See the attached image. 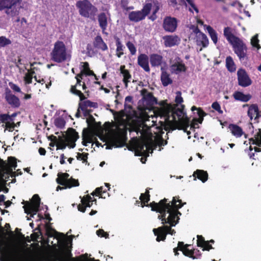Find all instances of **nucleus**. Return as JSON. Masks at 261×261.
<instances>
[{
    "label": "nucleus",
    "mask_w": 261,
    "mask_h": 261,
    "mask_svg": "<svg viewBox=\"0 0 261 261\" xmlns=\"http://www.w3.org/2000/svg\"><path fill=\"white\" fill-rule=\"evenodd\" d=\"M160 107H157L153 111L154 116L151 115L147 117H145L143 121L141 124L137 128V133L140 134L141 136H145L150 133V128L154 126L155 124L156 121L154 120V118H156L158 117H160L161 118L164 119V117L161 116H157L155 114L156 110L159 109Z\"/></svg>",
    "instance_id": "nucleus-4"
},
{
    "label": "nucleus",
    "mask_w": 261,
    "mask_h": 261,
    "mask_svg": "<svg viewBox=\"0 0 261 261\" xmlns=\"http://www.w3.org/2000/svg\"><path fill=\"white\" fill-rule=\"evenodd\" d=\"M83 74L81 73L79 74L76 75V84L74 86H72L70 89V91L73 94L78 95L80 97V100H83L85 99V96L82 93L80 90V88L82 86L83 90H85L86 88V84L85 82H83V84L81 85V79H83Z\"/></svg>",
    "instance_id": "nucleus-16"
},
{
    "label": "nucleus",
    "mask_w": 261,
    "mask_h": 261,
    "mask_svg": "<svg viewBox=\"0 0 261 261\" xmlns=\"http://www.w3.org/2000/svg\"><path fill=\"white\" fill-rule=\"evenodd\" d=\"M206 29L215 44H216L218 42V34L216 31L210 25L206 27Z\"/></svg>",
    "instance_id": "nucleus-39"
},
{
    "label": "nucleus",
    "mask_w": 261,
    "mask_h": 261,
    "mask_svg": "<svg viewBox=\"0 0 261 261\" xmlns=\"http://www.w3.org/2000/svg\"><path fill=\"white\" fill-rule=\"evenodd\" d=\"M97 19L102 33L107 34V33H106V30H107L109 22L111 20L110 13L108 12H101L98 15Z\"/></svg>",
    "instance_id": "nucleus-20"
},
{
    "label": "nucleus",
    "mask_w": 261,
    "mask_h": 261,
    "mask_svg": "<svg viewBox=\"0 0 261 261\" xmlns=\"http://www.w3.org/2000/svg\"><path fill=\"white\" fill-rule=\"evenodd\" d=\"M86 117H87V122L89 126L93 127L95 125V121L94 117L90 115V113Z\"/></svg>",
    "instance_id": "nucleus-53"
},
{
    "label": "nucleus",
    "mask_w": 261,
    "mask_h": 261,
    "mask_svg": "<svg viewBox=\"0 0 261 261\" xmlns=\"http://www.w3.org/2000/svg\"><path fill=\"white\" fill-rule=\"evenodd\" d=\"M196 34V41L198 45H201L203 47H206L208 44V39L207 36L196 28L194 30Z\"/></svg>",
    "instance_id": "nucleus-21"
},
{
    "label": "nucleus",
    "mask_w": 261,
    "mask_h": 261,
    "mask_svg": "<svg viewBox=\"0 0 261 261\" xmlns=\"http://www.w3.org/2000/svg\"><path fill=\"white\" fill-rule=\"evenodd\" d=\"M58 176L56 181L60 185L65 186L69 188L79 186L78 180L72 178H69V175L68 173H59L58 174Z\"/></svg>",
    "instance_id": "nucleus-13"
},
{
    "label": "nucleus",
    "mask_w": 261,
    "mask_h": 261,
    "mask_svg": "<svg viewBox=\"0 0 261 261\" xmlns=\"http://www.w3.org/2000/svg\"><path fill=\"white\" fill-rule=\"evenodd\" d=\"M233 32V30L229 27H225L224 29V36L230 44L239 39L234 35Z\"/></svg>",
    "instance_id": "nucleus-26"
},
{
    "label": "nucleus",
    "mask_w": 261,
    "mask_h": 261,
    "mask_svg": "<svg viewBox=\"0 0 261 261\" xmlns=\"http://www.w3.org/2000/svg\"><path fill=\"white\" fill-rule=\"evenodd\" d=\"M88 154V153H78L76 156V158L78 160H82L83 162L85 163L87 162Z\"/></svg>",
    "instance_id": "nucleus-55"
},
{
    "label": "nucleus",
    "mask_w": 261,
    "mask_h": 261,
    "mask_svg": "<svg viewBox=\"0 0 261 261\" xmlns=\"http://www.w3.org/2000/svg\"><path fill=\"white\" fill-rule=\"evenodd\" d=\"M5 126L6 128L7 129H8L9 131L12 132L14 130V127L16 126V125L14 122H12L7 124H5Z\"/></svg>",
    "instance_id": "nucleus-60"
},
{
    "label": "nucleus",
    "mask_w": 261,
    "mask_h": 261,
    "mask_svg": "<svg viewBox=\"0 0 261 261\" xmlns=\"http://www.w3.org/2000/svg\"><path fill=\"white\" fill-rule=\"evenodd\" d=\"M140 199L142 202V203L144 204L142 206L143 207L145 205V203H147L149 200V192L146 191L145 193L141 194L140 197Z\"/></svg>",
    "instance_id": "nucleus-50"
},
{
    "label": "nucleus",
    "mask_w": 261,
    "mask_h": 261,
    "mask_svg": "<svg viewBox=\"0 0 261 261\" xmlns=\"http://www.w3.org/2000/svg\"><path fill=\"white\" fill-rule=\"evenodd\" d=\"M159 105L160 108L156 110L155 114L157 116L164 117V127L166 130L183 129L187 132L188 135L190 134V132L187 130L189 121L185 117L184 105H181L179 107L175 108L165 100L160 101Z\"/></svg>",
    "instance_id": "nucleus-2"
},
{
    "label": "nucleus",
    "mask_w": 261,
    "mask_h": 261,
    "mask_svg": "<svg viewBox=\"0 0 261 261\" xmlns=\"http://www.w3.org/2000/svg\"><path fill=\"white\" fill-rule=\"evenodd\" d=\"M152 8L151 3L146 4L141 11H132L129 13V19L134 22H139L145 19Z\"/></svg>",
    "instance_id": "nucleus-10"
},
{
    "label": "nucleus",
    "mask_w": 261,
    "mask_h": 261,
    "mask_svg": "<svg viewBox=\"0 0 261 261\" xmlns=\"http://www.w3.org/2000/svg\"><path fill=\"white\" fill-rule=\"evenodd\" d=\"M5 98L8 103L12 107L16 108L19 106L20 102L18 98L10 92L6 93Z\"/></svg>",
    "instance_id": "nucleus-28"
},
{
    "label": "nucleus",
    "mask_w": 261,
    "mask_h": 261,
    "mask_svg": "<svg viewBox=\"0 0 261 261\" xmlns=\"http://www.w3.org/2000/svg\"><path fill=\"white\" fill-rule=\"evenodd\" d=\"M32 200V203L27 202V204L24 205L23 208L25 213L31 214L30 216L34 217L39 211L40 199L38 195L35 194L33 196Z\"/></svg>",
    "instance_id": "nucleus-12"
},
{
    "label": "nucleus",
    "mask_w": 261,
    "mask_h": 261,
    "mask_svg": "<svg viewBox=\"0 0 261 261\" xmlns=\"http://www.w3.org/2000/svg\"><path fill=\"white\" fill-rule=\"evenodd\" d=\"M19 256V250L17 248H14L13 249V251L8 253L6 261H18Z\"/></svg>",
    "instance_id": "nucleus-35"
},
{
    "label": "nucleus",
    "mask_w": 261,
    "mask_h": 261,
    "mask_svg": "<svg viewBox=\"0 0 261 261\" xmlns=\"http://www.w3.org/2000/svg\"><path fill=\"white\" fill-rule=\"evenodd\" d=\"M105 192H106V190H103V188L102 187H100L99 188H97L95 189V192H93L91 193V195L93 196L99 195L101 194L102 193H105Z\"/></svg>",
    "instance_id": "nucleus-58"
},
{
    "label": "nucleus",
    "mask_w": 261,
    "mask_h": 261,
    "mask_svg": "<svg viewBox=\"0 0 261 261\" xmlns=\"http://www.w3.org/2000/svg\"><path fill=\"white\" fill-rule=\"evenodd\" d=\"M164 45L166 47H171L177 45L180 43V39L177 35H167L163 37Z\"/></svg>",
    "instance_id": "nucleus-22"
},
{
    "label": "nucleus",
    "mask_w": 261,
    "mask_h": 261,
    "mask_svg": "<svg viewBox=\"0 0 261 261\" xmlns=\"http://www.w3.org/2000/svg\"><path fill=\"white\" fill-rule=\"evenodd\" d=\"M10 86L12 90H13L14 91H15L16 92H20V88L16 85L12 84H10Z\"/></svg>",
    "instance_id": "nucleus-62"
},
{
    "label": "nucleus",
    "mask_w": 261,
    "mask_h": 261,
    "mask_svg": "<svg viewBox=\"0 0 261 261\" xmlns=\"http://www.w3.org/2000/svg\"><path fill=\"white\" fill-rule=\"evenodd\" d=\"M124 66H121L120 71L121 73L123 76V82L125 84V87L127 88L128 87V83L130 82V80L132 78V76L130 74L128 70L124 69Z\"/></svg>",
    "instance_id": "nucleus-34"
},
{
    "label": "nucleus",
    "mask_w": 261,
    "mask_h": 261,
    "mask_svg": "<svg viewBox=\"0 0 261 261\" xmlns=\"http://www.w3.org/2000/svg\"><path fill=\"white\" fill-rule=\"evenodd\" d=\"M79 138V135L77 132H76L72 128H69L67 131V134L65 137V141L63 140H60L57 141L56 143L57 149H64L67 146V144L65 142L70 143V147L74 148L75 146V141Z\"/></svg>",
    "instance_id": "nucleus-9"
},
{
    "label": "nucleus",
    "mask_w": 261,
    "mask_h": 261,
    "mask_svg": "<svg viewBox=\"0 0 261 261\" xmlns=\"http://www.w3.org/2000/svg\"><path fill=\"white\" fill-rule=\"evenodd\" d=\"M20 8L19 0H0V11L5 10V13L8 16L18 15Z\"/></svg>",
    "instance_id": "nucleus-6"
},
{
    "label": "nucleus",
    "mask_w": 261,
    "mask_h": 261,
    "mask_svg": "<svg viewBox=\"0 0 261 261\" xmlns=\"http://www.w3.org/2000/svg\"><path fill=\"white\" fill-rule=\"evenodd\" d=\"M34 77L35 81L37 83H38V84H37L36 83H35L34 84V85L37 88L39 89L38 91L40 92L41 91V87L44 86V84L45 83V81L43 79L38 80L37 77L36 76H35Z\"/></svg>",
    "instance_id": "nucleus-52"
},
{
    "label": "nucleus",
    "mask_w": 261,
    "mask_h": 261,
    "mask_svg": "<svg viewBox=\"0 0 261 261\" xmlns=\"http://www.w3.org/2000/svg\"><path fill=\"white\" fill-rule=\"evenodd\" d=\"M150 149L151 150L152 153L151 144L148 140H143L136 143V152L139 155L149 156L148 151Z\"/></svg>",
    "instance_id": "nucleus-15"
},
{
    "label": "nucleus",
    "mask_w": 261,
    "mask_h": 261,
    "mask_svg": "<svg viewBox=\"0 0 261 261\" xmlns=\"http://www.w3.org/2000/svg\"><path fill=\"white\" fill-rule=\"evenodd\" d=\"M80 14L87 18H93L95 15L97 9L88 0L80 1L76 3Z\"/></svg>",
    "instance_id": "nucleus-8"
},
{
    "label": "nucleus",
    "mask_w": 261,
    "mask_h": 261,
    "mask_svg": "<svg viewBox=\"0 0 261 261\" xmlns=\"http://www.w3.org/2000/svg\"><path fill=\"white\" fill-rule=\"evenodd\" d=\"M177 27V20L175 18L167 16L164 18L163 27L165 31L170 33L174 32Z\"/></svg>",
    "instance_id": "nucleus-18"
},
{
    "label": "nucleus",
    "mask_w": 261,
    "mask_h": 261,
    "mask_svg": "<svg viewBox=\"0 0 261 261\" xmlns=\"http://www.w3.org/2000/svg\"><path fill=\"white\" fill-rule=\"evenodd\" d=\"M234 98L236 100L241 101L242 102H247L252 97L251 95L249 94H244L243 92L236 91L233 94Z\"/></svg>",
    "instance_id": "nucleus-31"
},
{
    "label": "nucleus",
    "mask_w": 261,
    "mask_h": 261,
    "mask_svg": "<svg viewBox=\"0 0 261 261\" xmlns=\"http://www.w3.org/2000/svg\"><path fill=\"white\" fill-rule=\"evenodd\" d=\"M197 246L203 248L202 250H210L211 249H213L212 246L209 244V242L205 241L204 238L202 236L198 235L197 236Z\"/></svg>",
    "instance_id": "nucleus-30"
},
{
    "label": "nucleus",
    "mask_w": 261,
    "mask_h": 261,
    "mask_svg": "<svg viewBox=\"0 0 261 261\" xmlns=\"http://www.w3.org/2000/svg\"><path fill=\"white\" fill-rule=\"evenodd\" d=\"M234 53L237 55L241 61L244 59L246 55L247 47L243 41L240 38L231 44Z\"/></svg>",
    "instance_id": "nucleus-14"
},
{
    "label": "nucleus",
    "mask_w": 261,
    "mask_h": 261,
    "mask_svg": "<svg viewBox=\"0 0 261 261\" xmlns=\"http://www.w3.org/2000/svg\"><path fill=\"white\" fill-rule=\"evenodd\" d=\"M141 95L142 96V103L145 108L148 109L155 104L157 103L156 99L146 89L141 90Z\"/></svg>",
    "instance_id": "nucleus-17"
},
{
    "label": "nucleus",
    "mask_w": 261,
    "mask_h": 261,
    "mask_svg": "<svg viewBox=\"0 0 261 261\" xmlns=\"http://www.w3.org/2000/svg\"><path fill=\"white\" fill-rule=\"evenodd\" d=\"M138 65L142 67L146 72L150 71L149 66V58L147 55L141 54L138 57L137 60Z\"/></svg>",
    "instance_id": "nucleus-24"
},
{
    "label": "nucleus",
    "mask_w": 261,
    "mask_h": 261,
    "mask_svg": "<svg viewBox=\"0 0 261 261\" xmlns=\"http://www.w3.org/2000/svg\"><path fill=\"white\" fill-rule=\"evenodd\" d=\"M226 66L230 72H233L236 70V66L232 58L230 56L226 59Z\"/></svg>",
    "instance_id": "nucleus-42"
},
{
    "label": "nucleus",
    "mask_w": 261,
    "mask_h": 261,
    "mask_svg": "<svg viewBox=\"0 0 261 261\" xmlns=\"http://www.w3.org/2000/svg\"><path fill=\"white\" fill-rule=\"evenodd\" d=\"M9 165L8 166L6 163L2 160L0 159V179L4 180L6 178V176L9 175L12 176H15V172H13L17 167L16 159L14 157L8 158Z\"/></svg>",
    "instance_id": "nucleus-7"
},
{
    "label": "nucleus",
    "mask_w": 261,
    "mask_h": 261,
    "mask_svg": "<svg viewBox=\"0 0 261 261\" xmlns=\"http://www.w3.org/2000/svg\"><path fill=\"white\" fill-rule=\"evenodd\" d=\"M175 101L177 104V106H178L179 104H181L183 102V98L181 97V93L180 91H177L176 92V96L175 98Z\"/></svg>",
    "instance_id": "nucleus-54"
},
{
    "label": "nucleus",
    "mask_w": 261,
    "mask_h": 261,
    "mask_svg": "<svg viewBox=\"0 0 261 261\" xmlns=\"http://www.w3.org/2000/svg\"><path fill=\"white\" fill-rule=\"evenodd\" d=\"M229 128L232 134L237 138L241 137L244 134V132L241 127L237 125L230 124Z\"/></svg>",
    "instance_id": "nucleus-36"
},
{
    "label": "nucleus",
    "mask_w": 261,
    "mask_h": 261,
    "mask_svg": "<svg viewBox=\"0 0 261 261\" xmlns=\"http://www.w3.org/2000/svg\"><path fill=\"white\" fill-rule=\"evenodd\" d=\"M46 234L49 237H51L53 236L57 237L58 236H60L63 240L65 239V238H66V236L63 233H59L57 231H56L55 229L51 228L49 226H47L46 227ZM73 237L74 236L67 237V241L69 242V243H71Z\"/></svg>",
    "instance_id": "nucleus-27"
},
{
    "label": "nucleus",
    "mask_w": 261,
    "mask_h": 261,
    "mask_svg": "<svg viewBox=\"0 0 261 261\" xmlns=\"http://www.w3.org/2000/svg\"><path fill=\"white\" fill-rule=\"evenodd\" d=\"M82 203L85 206V207H90L92 205V202H95L96 203L95 199L92 200V198L89 195H86L83 197L81 199Z\"/></svg>",
    "instance_id": "nucleus-41"
},
{
    "label": "nucleus",
    "mask_w": 261,
    "mask_h": 261,
    "mask_svg": "<svg viewBox=\"0 0 261 261\" xmlns=\"http://www.w3.org/2000/svg\"><path fill=\"white\" fill-rule=\"evenodd\" d=\"M258 34L255 35L251 39V44L254 48L259 50L261 46L259 44V39H258Z\"/></svg>",
    "instance_id": "nucleus-45"
},
{
    "label": "nucleus",
    "mask_w": 261,
    "mask_h": 261,
    "mask_svg": "<svg viewBox=\"0 0 261 261\" xmlns=\"http://www.w3.org/2000/svg\"><path fill=\"white\" fill-rule=\"evenodd\" d=\"M197 110V114L199 116V119L198 121L201 123L203 120V117L206 115L205 113L200 109H197L195 107H193L192 108V111H194V110Z\"/></svg>",
    "instance_id": "nucleus-48"
},
{
    "label": "nucleus",
    "mask_w": 261,
    "mask_h": 261,
    "mask_svg": "<svg viewBox=\"0 0 261 261\" xmlns=\"http://www.w3.org/2000/svg\"><path fill=\"white\" fill-rule=\"evenodd\" d=\"M249 143L261 146V130L260 129L254 135L253 137L249 139Z\"/></svg>",
    "instance_id": "nucleus-38"
},
{
    "label": "nucleus",
    "mask_w": 261,
    "mask_h": 261,
    "mask_svg": "<svg viewBox=\"0 0 261 261\" xmlns=\"http://www.w3.org/2000/svg\"><path fill=\"white\" fill-rule=\"evenodd\" d=\"M193 176H196L199 179L203 182L207 180L208 174L206 171L202 170H197L193 173Z\"/></svg>",
    "instance_id": "nucleus-37"
},
{
    "label": "nucleus",
    "mask_w": 261,
    "mask_h": 261,
    "mask_svg": "<svg viewBox=\"0 0 261 261\" xmlns=\"http://www.w3.org/2000/svg\"><path fill=\"white\" fill-rule=\"evenodd\" d=\"M162 73L161 80L164 86H167L172 83V80L170 77V75L163 68H161Z\"/></svg>",
    "instance_id": "nucleus-33"
},
{
    "label": "nucleus",
    "mask_w": 261,
    "mask_h": 261,
    "mask_svg": "<svg viewBox=\"0 0 261 261\" xmlns=\"http://www.w3.org/2000/svg\"><path fill=\"white\" fill-rule=\"evenodd\" d=\"M108 144L107 149H111L113 147H121L125 143V131L124 128L113 125L104 136Z\"/></svg>",
    "instance_id": "nucleus-3"
},
{
    "label": "nucleus",
    "mask_w": 261,
    "mask_h": 261,
    "mask_svg": "<svg viewBox=\"0 0 261 261\" xmlns=\"http://www.w3.org/2000/svg\"><path fill=\"white\" fill-rule=\"evenodd\" d=\"M96 234L99 237H105L106 238H108L109 237V234L105 232L103 229H99L97 230Z\"/></svg>",
    "instance_id": "nucleus-59"
},
{
    "label": "nucleus",
    "mask_w": 261,
    "mask_h": 261,
    "mask_svg": "<svg viewBox=\"0 0 261 261\" xmlns=\"http://www.w3.org/2000/svg\"><path fill=\"white\" fill-rule=\"evenodd\" d=\"M128 3V0H121V5L122 8L126 10L133 9V7H127Z\"/></svg>",
    "instance_id": "nucleus-56"
},
{
    "label": "nucleus",
    "mask_w": 261,
    "mask_h": 261,
    "mask_svg": "<svg viewBox=\"0 0 261 261\" xmlns=\"http://www.w3.org/2000/svg\"><path fill=\"white\" fill-rule=\"evenodd\" d=\"M167 201L168 199L165 198L159 203L153 202L150 204L152 211L160 213L158 218L162 220V223L164 224L163 226L153 229L154 235L157 236L156 240L158 242L164 241L167 234L173 235L175 233V231L171 227L178 223L179 216L181 215L178 209L183 205L181 203V201L173 197L171 202Z\"/></svg>",
    "instance_id": "nucleus-1"
},
{
    "label": "nucleus",
    "mask_w": 261,
    "mask_h": 261,
    "mask_svg": "<svg viewBox=\"0 0 261 261\" xmlns=\"http://www.w3.org/2000/svg\"><path fill=\"white\" fill-rule=\"evenodd\" d=\"M159 9V6H156L155 9L153 10V14L152 16H150V19H151L152 20H154L156 18L155 14L158 11Z\"/></svg>",
    "instance_id": "nucleus-63"
},
{
    "label": "nucleus",
    "mask_w": 261,
    "mask_h": 261,
    "mask_svg": "<svg viewBox=\"0 0 261 261\" xmlns=\"http://www.w3.org/2000/svg\"><path fill=\"white\" fill-rule=\"evenodd\" d=\"M96 107H97V103L89 100L84 101L82 103H79V108L81 109L84 116L88 115L91 112V110L88 109V108Z\"/></svg>",
    "instance_id": "nucleus-23"
},
{
    "label": "nucleus",
    "mask_w": 261,
    "mask_h": 261,
    "mask_svg": "<svg viewBox=\"0 0 261 261\" xmlns=\"http://www.w3.org/2000/svg\"><path fill=\"white\" fill-rule=\"evenodd\" d=\"M82 73L83 74V75L84 74H85L86 75H93V76H94L95 79L96 80L98 79L97 78V76H96V75L94 73V72L89 69H88L87 71H85V72L84 73Z\"/></svg>",
    "instance_id": "nucleus-64"
},
{
    "label": "nucleus",
    "mask_w": 261,
    "mask_h": 261,
    "mask_svg": "<svg viewBox=\"0 0 261 261\" xmlns=\"http://www.w3.org/2000/svg\"><path fill=\"white\" fill-rule=\"evenodd\" d=\"M68 56L64 42L61 41L55 42L54 48L51 53V60L58 63H61L66 61Z\"/></svg>",
    "instance_id": "nucleus-5"
},
{
    "label": "nucleus",
    "mask_w": 261,
    "mask_h": 261,
    "mask_svg": "<svg viewBox=\"0 0 261 261\" xmlns=\"http://www.w3.org/2000/svg\"><path fill=\"white\" fill-rule=\"evenodd\" d=\"M126 45L127 47L129 49L130 54L132 55H135L136 53V51H137V49H136V48L135 45L132 42H130V41H128L126 43Z\"/></svg>",
    "instance_id": "nucleus-51"
},
{
    "label": "nucleus",
    "mask_w": 261,
    "mask_h": 261,
    "mask_svg": "<svg viewBox=\"0 0 261 261\" xmlns=\"http://www.w3.org/2000/svg\"><path fill=\"white\" fill-rule=\"evenodd\" d=\"M0 122L7 124L12 122V119L10 117V115L7 114H0Z\"/></svg>",
    "instance_id": "nucleus-46"
},
{
    "label": "nucleus",
    "mask_w": 261,
    "mask_h": 261,
    "mask_svg": "<svg viewBox=\"0 0 261 261\" xmlns=\"http://www.w3.org/2000/svg\"><path fill=\"white\" fill-rule=\"evenodd\" d=\"M11 40L6 36H0V48L5 47L11 44Z\"/></svg>",
    "instance_id": "nucleus-43"
},
{
    "label": "nucleus",
    "mask_w": 261,
    "mask_h": 261,
    "mask_svg": "<svg viewBox=\"0 0 261 261\" xmlns=\"http://www.w3.org/2000/svg\"><path fill=\"white\" fill-rule=\"evenodd\" d=\"M248 107L247 114L250 119L252 120L254 118V120H256L259 117V111L257 105L256 104H252L251 105L248 104L244 105L243 107Z\"/></svg>",
    "instance_id": "nucleus-25"
},
{
    "label": "nucleus",
    "mask_w": 261,
    "mask_h": 261,
    "mask_svg": "<svg viewBox=\"0 0 261 261\" xmlns=\"http://www.w3.org/2000/svg\"><path fill=\"white\" fill-rule=\"evenodd\" d=\"M94 45L95 47L103 51L108 49L107 44L105 43L101 37L100 36H97L95 37L94 41Z\"/></svg>",
    "instance_id": "nucleus-32"
},
{
    "label": "nucleus",
    "mask_w": 261,
    "mask_h": 261,
    "mask_svg": "<svg viewBox=\"0 0 261 261\" xmlns=\"http://www.w3.org/2000/svg\"><path fill=\"white\" fill-rule=\"evenodd\" d=\"M188 4L191 6V8H193L197 13H198V9L193 3V0H186Z\"/></svg>",
    "instance_id": "nucleus-61"
},
{
    "label": "nucleus",
    "mask_w": 261,
    "mask_h": 261,
    "mask_svg": "<svg viewBox=\"0 0 261 261\" xmlns=\"http://www.w3.org/2000/svg\"><path fill=\"white\" fill-rule=\"evenodd\" d=\"M170 69L172 73L178 74L186 70V67L181 59L175 56L171 59Z\"/></svg>",
    "instance_id": "nucleus-11"
},
{
    "label": "nucleus",
    "mask_w": 261,
    "mask_h": 261,
    "mask_svg": "<svg viewBox=\"0 0 261 261\" xmlns=\"http://www.w3.org/2000/svg\"><path fill=\"white\" fill-rule=\"evenodd\" d=\"M34 73V71L28 72L25 73L24 77L25 84H30L32 83Z\"/></svg>",
    "instance_id": "nucleus-49"
},
{
    "label": "nucleus",
    "mask_w": 261,
    "mask_h": 261,
    "mask_svg": "<svg viewBox=\"0 0 261 261\" xmlns=\"http://www.w3.org/2000/svg\"><path fill=\"white\" fill-rule=\"evenodd\" d=\"M239 85L246 87L252 84V81L244 69H239L237 71Z\"/></svg>",
    "instance_id": "nucleus-19"
},
{
    "label": "nucleus",
    "mask_w": 261,
    "mask_h": 261,
    "mask_svg": "<svg viewBox=\"0 0 261 261\" xmlns=\"http://www.w3.org/2000/svg\"><path fill=\"white\" fill-rule=\"evenodd\" d=\"M116 45V56L118 58H120L123 55V49L124 47L121 43L120 39L118 37L115 38Z\"/></svg>",
    "instance_id": "nucleus-40"
},
{
    "label": "nucleus",
    "mask_w": 261,
    "mask_h": 261,
    "mask_svg": "<svg viewBox=\"0 0 261 261\" xmlns=\"http://www.w3.org/2000/svg\"><path fill=\"white\" fill-rule=\"evenodd\" d=\"M190 246V245H186V247L182 249V253L183 254L187 256H189L193 259L198 258V257L194 256L195 250H192L187 248V247Z\"/></svg>",
    "instance_id": "nucleus-44"
},
{
    "label": "nucleus",
    "mask_w": 261,
    "mask_h": 261,
    "mask_svg": "<svg viewBox=\"0 0 261 261\" xmlns=\"http://www.w3.org/2000/svg\"><path fill=\"white\" fill-rule=\"evenodd\" d=\"M149 60L152 67H158L162 64L163 57L157 54H153L150 55Z\"/></svg>",
    "instance_id": "nucleus-29"
},
{
    "label": "nucleus",
    "mask_w": 261,
    "mask_h": 261,
    "mask_svg": "<svg viewBox=\"0 0 261 261\" xmlns=\"http://www.w3.org/2000/svg\"><path fill=\"white\" fill-rule=\"evenodd\" d=\"M212 107L215 110L217 111L220 114H222L223 111L221 110V107L219 103L217 102H214L212 105Z\"/></svg>",
    "instance_id": "nucleus-57"
},
{
    "label": "nucleus",
    "mask_w": 261,
    "mask_h": 261,
    "mask_svg": "<svg viewBox=\"0 0 261 261\" xmlns=\"http://www.w3.org/2000/svg\"><path fill=\"white\" fill-rule=\"evenodd\" d=\"M65 123L64 118L60 117L56 118L54 120V124L56 126L60 128H62L64 127Z\"/></svg>",
    "instance_id": "nucleus-47"
}]
</instances>
